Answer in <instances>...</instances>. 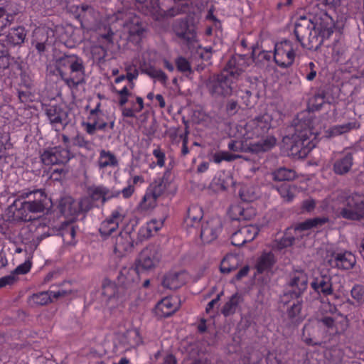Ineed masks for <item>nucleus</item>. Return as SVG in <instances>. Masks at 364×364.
<instances>
[{
    "label": "nucleus",
    "instance_id": "nucleus-44",
    "mask_svg": "<svg viewBox=\"0 0 364 364\" xmlns=\"http://www.w3.org/2000/svg\"><path fill=\"white\" fill-rule=\"evenodd\" d=\"M352 156L347 154L341 159L337 161L334 164V171L338 174H343L348 172L352 166Z\"/></svg>",
    "mask_w": 364,
    "mask_h": 364
},
{
    "label": "nucleus",
    "instance_id": "nucleus-62",
    "mask_svg": "<svg viewBox=\"0 0 364 364\" xmlns=\"http://www.w3.org/2000/svg\"><path fill=\"white\" fill-rule=\"evenodd\" d=\"M310 329V325L306 324L303 328L302 340L308 345H316L317 343L309 336V331Z\"/></svg>",
    "mask_w": 364,
    "mask_h": 364
},
{
    "label": "nucleus",
    "instance_id": "nucleus-56",
    "mask_svg": "<svg viewBox=\"0 0 364 364\" xmlns=\"http://www.w3.org/2000/svg\"><path fill=\"white\" fill-rule=\"evenodd\" d=\"M13 59L10 57L6 50H0V69L9 68Z\"/></svg>",
    "mask_w": 364,
    "mask_h": 364
},
{
    "label": "nucleus",
    "instance_id": "nucleus-1",
    "mask_svg": "<svg viewBox=\"0 0 364 364\" xmlns=\"http://www.w3.org/2000/svg\"><path fill=\"white\" fill-rule=\"evenodd\" d=\"M272 114L267 112L246 122H241L235 127L234 136L237 140L229 143V149L255 153L269 150L276 144L275 138L267 136L262 140L258 139L272 127Z\"/></svg>",
    "mask_w": 364,
    "mask_h": 364
},
{
    "label": "nucleus",
    "instance_id": "nucleus-50",
    "mask_svg": "<svg viewBox=\"0 0 364 364\" xmlns=\"http://www.w3.org/2000/svg\"><path fill=\"white\" fill-rule=\"evenodd\" d=\"M274 178L277 181H289L294 178L295 172L286 168H280L274 172Z\"/></svg>",
    "mask_w": 364,
    "mask_h": 364
},
{
    "label": "nucleus",
    "instance_id": "nucleus-9",
    "mask_svg": "<svg viewBox=\"0 0 364 364\" xmlns=\"http://www.w3.org/2000/svg\"><path fill=\"white\" fill-rule=\"evenodd\" d=\"M62 139L64 146H55L46 149L41 155V159L43 164L57 165L65 164L72 158V155L68 150L70 144L69 138L65 135H62Z\"/></svg>",
    "mask_w": 364,
    "mask_h": 364
},
{
    "label": "nucleus",
    "instance_id": "nucleus-33",
    "mask_svg": "<svg viewBox=\"0 0 364 364\" xmlns=\"http://www.w3.org/2000/svg\"><path fill=\"white\" fill-rule=\"evenodd\" d=\"M276 262L274 255L272 252L264 251L258 257L255 267L258 272H264L272 269Z\"/></svg>",
    "mask_w": 364,
    "mask_h": 364
},
{
    "label": "nucleus",
    "instance_id": "nucleus-53",
    "mask_svg": "<svg viewBox=\"0 0 364 364\" xmlns=\"http://www.w3.org/2000/svg\"><path fill=\"white\" fill-rule=\"evenodd\" d=\"M353 128L350 124L335 126L331 128L328 132V136H334L343 133H346Z\"/></svg>",
    "mask_w": 364,
    "mask_h": 364
},
{
    "label": "nucleus",
    "instance_id": "nucleus-17",
    "mask_svg": "<svg viewBox=\"0 0 364 364\" xmlns=\"http://www.w3.org/2000/svg\"><path fill=\"white\" fill-rule=\"evenodd\" d=\"M33 44L39 53L43 52L47 45L55 42L54 30L50 28H38L33 32Z\"/></svg>",
    "mask_w": 364,
    "mask_h": 364
},
{
    "label": "nucleus",
    "instance_id": "nucleus-47",
    "mask_svg": "<svg viewBox=\"0 0 364 364\" xmlns=\"http://www.w3.org/2000/svg\"><path fill=\"white\" fill-rule=\"evenodd\" d=\"M240 196L244 201L252 202L257 199L258 193L254 186L245 185L241 188Z\"/></svg>",
    "mask_w": 364,
    "mask_h": 364
},
{
    "label": "nucleus",
    "instance_id": "nucleus-26",
    "mask_svg": "<svg viewBox=\"0 0 364 364\" xmlns=\"http://www.w3.org/2000/svg\"><path fill=\"white\" fill-rule=\"evenodd\" d=\"M189 279L190 276L186 271L171 272L165 277L163 284L171 289H176L184 285Z\"/></svg>",
    "mask_w": 364,
    "mask_h": 364
},
{
    "label": "nucleus",
    "instance_id": "nucleus-57",
    "mask_svg": "<svg viewBox=\"0 0 364 364\" xmlns=\"http://www.w3.org/2000/svg\"><path fill=\"white\" fill-rule=\"evenodd\" d=\"M351 296L358 303H363L364 301V287L360 285L354 286L351 290Z\"/></svg>",
    "mask_w": 364,
    "mask_h": 364
},
{
    "label": "nucleus",
    "instance_id": "nucleus-42",
    "mask_svg": "<svg viewBox=\"0 0 364 364\" xmlns=\"http://www.w3.org/2000/svg\"><path fill=\"white\" fill-rule=\"evenodd\" d=\"M124 30L127 31L131 36H140L144 31V29L140 24L139 18L136 16L132 17L130 22L126 23L124 24Z\"/></svg>",
    "mask_w": 364,
    "mask_h": 364
},
{
    "label": "nucleus",
    "instance_id": "nucleus-28",
    "mask_svg": "<svg viewBox=\"0 0 364 364\" xmlns=\"http://www.w3.org/2000/svg\"><path fill=\"white\" fill-rule=\"evenodd\" d=\"M174 33L182 40L192 42L196 39V30L193 25H189L186 21H180L173 26Z\"/></svg>",
    "mask_w": 364,
    "mask_h": 364
},
{
    "label": "nucleus",
    "instance_id": "nucleus-30",
    "mask_svg": "<svg viewBox=\"0 0 364 364\" xmlns=\"http://www.w3.org/2000/svg\"><path fill=\"white\" fill-rule=\"evenodd\" d=\"M70 11L74 13L77 18L88 22L95 21L99 16L92 7L87 5L72 6L70 7Z\"/></svg>",
    "mask_w": 364,
    "mask_h": 364
},
{
    "label": "nucleus",
    "instance_id": "nucleus-48",
    "mask_svg": "<svg viewBox=\"0 0 364 364\" xmlns=\"http://www.w3.org/2000/svg\"><path fill=\"white\" fill-rule=\"evenodd\" d=\"M14 18L12 14L9 13L5 7L0 6V35L12 23Z\"/></svg>",
    "mask_w": 364,
    "mask_h": 364
},
{
    "label": "nucleus",
    "instance_id": "nucleus-20",
    "mask_svg": "<svg viewBox=\"0 0 364 364\" xmlns=\"http://www.w3.org/2000/svg\"><path fill=\"white\" fill-rule=\"evenodd\" d=\"M54 33L55 41H59L67 46H72L73 43L80 41V38L77 37L79 30L75 28L71 25L56 26L55 27Z\"/></svg>",
    "mask_w": 364,
    "mask_h": 364
},
{
    "label": "nucleus",
    "instance_id": "nucleus-23",
    "mask_svg": "<svg viewBox=\"0 0 364 364\" xmlns=\"http://www.w3.org/2000/svg\"><path fill=\"white\" fill-rule=\"evenodd\" d=\"M116 339L125 349L137 346L142 341L139 331L136 328H130L124 332L119 333Z\"/></svg>",
    "mask_w": 364,
    "mask_h": 364
},
{
    "label": "nucleus",
    "instance_id": "nucleus-5",
    "mask_svg": "<svg viewBox=\"0 0 364 364\" xmlns=\"http://www.w3.org/2000/svg\"><path fill=\"white\" fill-rule=\"evenodd\" d=\"M47 69L54 75H59L70 89L84 82L85 69L82 60L77 55H64L56 58L49 63Z\"/></svg>",
    "mask_w": 364,
    "mask_h": 364
},
{
    "label": "nucleus",
    "instance_id": "nucleus-59",
    "mask_svg": "<svg viewBox=\"0 0 364 364\" xmlns=\"http://www.w3.org/2000/svg\"><path fill=\"white\" fill-rule=\"evenodd\" d=\"M31 267V263L30 261H26L24 263L18 265L13 272L15 274H24L28 273Z\"/></svg>",
    "mask_w": 364,
    "mask_h": 364
},
{
    "label": "nucleus",
    "instance_id": "nucleus-46",
    "mask_svg": "<svg viewBox=\"0 0 364 364\" xmlns=\"http://www.w3.org/2000/svg\"><path fill=\"white\" fill-rule=\"evenodd\" d=\"M159 196L154 194L149 188L147 189L141 202L140 203V208L141 210H146L155 207L156 200Z\"/></svg>",
    "mask_w": 364,
    "mask_h": 364
},
{
    "label": "nucleus",
    "instance_id": "nucleus-55",
    "mask_svg": "<svg viewBox=\"0 0 364 364\" xmlns=\"http://www.w3.org/2000/svg\"><path fill=\"white\" fill-rule=\"evenodd\" d=\"M238 157L239 156L237 155L230 154L228 152L224 151V152H219V153L215 154L213 156V160L215 163L219 164L222 161H230L234 160Z\"/></svg>",
    "mask_w": 364,
    "mask_h": 364
},
{
    "label": "nucleus",
    "instance_id": "nucleus-19",
    "mask_svg": "<svg viewBox=\"0 0 364 364\" xmlns=\"http://www.w3.org/2000/svg\"><path fill=\"white\" fill-rule=\"evenodd\" d=\"M311 287L318 294H331L333 292L331 277L326 272L314 270L312 274Z\"/></svg>",
    "mask_w": 364,
    "mask_h": 364
},
{
    "label": "nucleus",
    "instance_id": "nucleus-2",
    "mask_svg": "<svg viewBox=\"0 0 364 364\" xmlns=\"http://www.w3.org/2000/svg\"><path fill=\"white\" fill-rule=\"evenodd\" d=\"M335 23L326 12H321L313 18L300 17L295 23L294 33L297 41L307 49H317L323 40L333 33Z\"/></svg>",
    "mask_w": 364,
    "mask_h": 364
},
{
    "label": "nucleus",
    "instance_id": "nucleus-4",
    "mask_svg": "<svg viewBox=\"0 0 364 364\" xmlns=\"http://www.w3.org/2000/svg\"><path fill=\"white\" fill-rule=\"evenodd\" d=\"M323 209L334 211L347 219L359 220L364 218V196L338 191L323 201Z\"/></svg>",
    "mask_w": 364,
    "mask_h": 364
},
{
    "label": "nucleus",
    "instance_id": "nucleus-60",
    "mask_svg": "<svg viewBox=\"0 0 364 364\" xmlns=\"http://www.w3.org/2000/svg\"><path fill=\"white\" fill-rule=\"evenodd\" d=\"M77 206L80 212L87 211L92 206V203L89 198H84L77 201Z\"/></svg>",
    "mask_w": 364,
    "mask_h": 364
},
{
    "label": "nucleus",
    "instance_id": "nucleus-49",
    "mask_svg": "<svg viewBox=\"0 0 364 364\" xmlns=\"http://www.w3.org/2000/svg\"><path fill=\"white\" fill-rule=\"evenodd\" d=\"M229 214L232 220H241L249 219L247 210L238 205H232L229 210Z\"/></svg>",
    "mask_w": 364,
    "mask_h": 364
},
{
    "label": "nucleus",
    "instance_id": "nucleus-12",
    "mask_svg": "<svg viewBox=\"0 0 364 364\" xmlns=\"http://www.w3.org/2000/svg\"><path fill=\"white\" fill-rule=\"evenodd\" d=\"M127 215V210L123 208L119 207L114 210L110 216L101 223L100 228L101 235L108 236L116 231L121 225L128 221Z\"/></svg>",
    "mask_w": 364,
    "mask_h": 364
},
{
    "label": "nucleus",
    "instance_id": "nucleus-14",
    "mask_svg": "<svg viewBox=\"0 0 364 364\" xmlns=\"http://www.w3.org/2000/svg\"><path fill=\"white\" fill-rule=\"evenodd\" d=\"M117 93L119 95V104L121 107H122V113L124 117H135L136 114L140 112L143 109L144 102L143 99L140 97H136V101L138 105L137 106H135L133 103H132V107L130 108L124 107V105L129 102V98L134 96L130 88L124 87L121 90L117 91Z\"/></svg>",
    "mask_w": 364,
    "mask_h": 364
},
{
    "label": "nucleus",
    "instance_id": "nucleus-3",
    "mask_svg": "<svg viewBox=\"0 0 364 364\" xmlns=\"http://www.w3.org/2000/svg\"><path fill=\"white\" fill-rule=\"evenodd\" d=\"M139 273L136 268H123L118 276V282L122 286L120 288L110 281L104 282L102 294L107 309L113 310L127 302L132 303V300L138 296L135 287L139 281Z\"/></svg>",
    "mask_w": 364,
    "mask_h": 364
},
{
    "label": "nucleus",
    "instance_id": "nucleus-13",
    "mask_svg": "<svg viewBox=\"0 0 364 364\" xmlns=\"http://www.w3.org/2000/svg\"><path fill=\"white\" fill-rule=\"evenodd\" d=\"M355 264V257L350 252L332 253L328 252L324 259V264L327 268L349 269Z\"/></svg>",
    "mask_w": 364,
    "mask_h": 364
},
{
    "label": "nucleus",
    "instance_id": "nucleus-64",
    "mask_svg": "<svg viewBox=\"0 0 364 364\" xmlns=\"http://www.w3.org/2000/svg\"><path fill=\"white\" fill-rule=\"evenodd\" d=\"M82 127L89 134H94L98 129V127L93 122H82Z\"/></svg>",
    "mask_w": 364,
    "mask_h": 364
},
{
    "label": "nucleus",
    "instance_id": "nucleus-15",
    "mask_svg": "<svg viewBox=\"0 0 364 364\" xmlns=\"http://www.w3.org/2000/svg\"><path fill=\"white\" fill-rule=\"evenodd\" d=\"M160 255L154 247H147L144 249L137 260L136 269L139 272L151 271L159 263Z\"/></svg>",
    "mask_w": 364,
    "mask_h": 364
},
{
    "label": "nucleus",
    "instance_id": "nucleus-11",
    "mask_svg": "<svg viewBox=\"0 0 364 364\" xmlns=\"http://www.w3.org/2000/svg\"><path fill=\"white\" fill-rule=\"evenodd\" d=\"M317 142V134L309 129H305L296 135L291 151L304 156L316 146Z\"/></svg>",
    "mask_w": 364,
    "mask_h": 364
},
{
    "label": "nucleus",
    "instance_id": "nucleus-39",
    "mask_svg": "<svg viewBox=\"0 0 364 364\" xmlns=\"http://www.w3.org/2000/svg\"><path fill=\"white\" fill-rule=\"evenodd\" d=\"M240 264V258L234 255H228L220 263V271L228 274L237 268Z\"/></svg>",
    "mask_w": 364,
    "mask_h": 364
},
{
    "label": "nucleus",
    "instance_id": "nucleus-8",
    "mask_svg": "<svg viewBox=\"0 0 364 364\" xmlns=\"http://www.w3.org/2000/svg\"><path fill=\"white\" fill-rule=\"evenodd\" d=\"M327 221L326 218H316L309 219L300 223L295 228H289L279 240H275L272 245L274 251L282 250L292 245L295 239L302 237L309 234L311 230L318 228Z\"/></svg>",
    "mask_w": 364,
    "mask_h": 364
},
{
    "label": "nucleus",
    "instance_id": "nucleus-40",
    "mask_svg": "<svg viewBox=\"0 0 364 364\" xmlns=\"http://www.w3.org/2000/svg\"><path fill=\"white\" fill-rule=\"evenodd\" d=\"M301 303L296 300L294 302L289 309H288L287 314L289 319L293 323H299L303 321L304 316L301 314Z\"/></svg>",
    "mask_w": 364,
    "mask_h": 364
},
{
    "label": "nucleus",
    "instance_id": "nucleus-41",
    "mask_svg": "<svg viewBox=\"0 0 364 364\" xmlns=\"http://www.w3.org/2000/svg\"><path fill=\"white\" fill-rule=\"evenodd\" d=\"M278 192L284 200L289 202L293 200L294 196L299 193V190L296 186L284 183L279 186Z\"/></svg>",
    "mask_w": 364,
    "mask_h": 364
},
{
    "label": "nucleus",
    "instance_id": "nucleus-61",
    "mask_svg": "<svg viewBox=\"0 0 364 364\" xmlns=\"http://www.w3.org/2000/svg\"><path fill=\"white\" fill-rule=\"evenodd\" d=\"M17 280V278L16 275H14V273L3 277L0 278V288L4 287L6 285H11L13 284Z\"/></svg>",
    "mask_w": 364,
    "mask_h": 364
},
{
    "label": "nucleus",
    "instance_id": "nucleus-18",
    "mask_svg": "<svg viewBox=\"0 0 364 364\" xmlns=\"http://www.w3.org/2000/svg\"><path fill=\"white\" fill-rule=\"evenodd\" d=\"M50 123L56 131L63 129L69 122L68 111L60 106H51L47 109Z\"/></svg>",
    "mask_w": 364,
    "mask_h": 364
},
{
    "label": "nucleus",
    "instance_id": "nucleus-25",
    "mask_svg": "<svg viewBox=\"0 0 364 364\" xmlns=\"http://www.w3.org/2000/svg\"><path fill=\"white\" fill-rule=\"evenodd\" d=\"M148 188L158 196L164 194H173L176 190V186L165 176L155 180Z\"/></svg>",
    "mask_w": 364,
    "mask_h": 364
},
{
    "label": "nucleus",
    "instance_id": "nucleus-6",
    "mask_svg": "<svg viewBox=\"0 0 364 364\" xmlns=\"http://www.w3.org/2000/svg\"><path fill=\"white\" fill-rule=\"evenodd\" d=\"M247 66L244 56L231 59L220 75L213 77L208 84L210 94L214 97L229 96L232 92V83Z\"/></svg>",
    "mask_w": 364,
    "mask_h": 364
},
{
    "label": "nucleus",
    "instance_id": "nucleus-36",
    "mask_svg": "<svg viewBox=\"0 0 364 364\" xmlns=\"http://www.w3.org/2000/svg\"><path fill=\"white\" fill-rule=\"evenodd\" d=\"M26 32L23 26L12 28L6 36V42L11 46L20 45L24 42Z\"/></svg>",
    "mask_w": 364,
    "mask_h": 364
},
{
    "label": "nucleus",
    "instance_id": "nucleus-35",
    "mask_svg": "<svg viewBox=\"0 0 364 364\" xmlns=\"http://www.w3.org/2000/svg\"><path fill=\"white\" fill-rule=\"evenodd\" d=\"M106 119V114L100 109V103H97L96 107L90 110L88 116V119L93 122L99 130H102L107 126Z\"/></svg>",
    "mask_w": 364,
    "mask_h": 364
},
{
    "label": "nucleus",
    "instance_id": "nucleus-38",
    "mask_svg": "<svg viewBox=\"0 0 364 364\" xmlns=\"http://www.w3.org/2000/svg\"><path fill=\"white\" fill-rule=\"evenodd\" d=\"M75 232L76 228L72 221H68L62 224L60 234L63 241L67 244H75L74 239Z\"/></svg>",
    "mask_w": 364,
    "mask_h": 364
},
{
    "label": "nucleus",
    "instance_id": "nucleus-27",
    "mask_svg": "<svg viewBox=\"0 0 364 364\" xmlns=\"http://www.w3.org/2000/svg\"><path fill=\"white\" fill-rule=\"evenodd\" d=\"M308 284V277L303 271H296L294 273L290 282L291 294L298 297L306 289Z\"/></svg>",
    "mask_w": 364,
    "mask_h": 364
},
{
    "label": "nucleus",
    "instance_id": "nucleus-24",
    "mask_svg": "<svg viewBox=\"0 0 364 364\" xmlns=\"http://www.w3.org/2000/svg\"><path fill=\"white\" fill-rule=\"evenodd\" d=\"M65 294V291H42L38 294H34L31 296L28 299V303L31 306H36L46 305L51 301L53 299L63 296Z\"/></svg>",
    "mask_w": 364,
    "mask_h": 364
},
{
    "label": "nucleus",
    "instance_id": "nucleus-31",
    "mask_svg": "<svg viewBox=\"0 0 364 364\" xmlns=\"http://www.w3.org/2000/svg\"><path fill=\"white\" fill-rule=\"evenodd\" d=\"M133 238L128 232H121L115 240L114 251L119 255L129 252L133 247Z\"/></svg>",
    "mask_w": 364,
    "mask_h": 364
},
{
    "label": "nucleus",
    "instance_id": "nucleus-43",
    "mask_svg": "<svg viewBox=\"0 0 364 364\" xmlns=\"http://www.w3.org/2000/svg\"><path fill=\"white\" fill-rule=\"evenodd\" d=\"M202 217V209L197 206H193L188 209L185 223L188 226H194L200 222Z\"/></svg>",
    "mask_w": 364,
    "mask_h": 364
},
{
    "label": "nucleus",
    "instance_id": "nucleus-16",
    "mask_svg": "<svg viewBox=\"0 0 364 364\" xmlns=\"http://www.w3.org/2000/svg\"><path fill=\"white\" fill-rule=\"evenodd\" d=\"M222 222L219 218H213L203 223L200 238L204 243L214 241L221 232Z\"/></svg>",
    "mask_w": 364,
    "mask_h": 364
},
{
    "label": "nucleus",
    "instance_id": "nucleus-51",
    "mask_svg": "<svg viewBox=\"0 0 364 364\" xmlns=\"http://www.w3.org/2000/svg\"><path fill=\"white\" fill-rule=\"evenodd\" d=\"M144 72L151 78H154L162 83H166L167 80L166 75L160 69L150 67L146 68Z\"/></svg>",
    "mask_w": 364,
    "mask_h": 364
},
{
    "label": "nucleus",
    "instance_id": "nucleus-54",
    "mask_svg": "<svg viewBox=\"0 0 364 364\" xmlns=\"http://www.w3.org/2000/svg\"><path fill=\"white\" fill-rule=\"evenodd\" d=\"M255 52L254 51L252 55L254 60L257 64H259L260 65L263 66L267 64L272 58L271 52L267 50L260 51L257 58H255Z\"/></svg>",
    "mask_w": 364,
    "mask_h": 364
},
{
    "label": "nucleus",
    "instance_id": "nucleus-34",
    "mask_svg": "<svg viewBox=\"0 0 364 364\" xmlns=\"http://www.w3.org/2000/svg\"><path fill=\"white\" fill-rule=\"evenodd\" d=\"M60 212L67 218L75 217L79 213L77 201L70 197L63 198L60 204Z\"/></svg>",
    "mask_w": 364,
    "mask_h": 364
},
{
    "label": "nucleus",
    "instance_id": "nucleus-45",
    "mask_svg": "<svg viewBox=\"0 0 364 364\" xmlns=\"http://www.w3.org/2000/svg\"><path fill=\"white\" fill-rule=\"evenodd\" d=\"M185 9L183 6L180 7L179 6H176L175 7L168 10L167 11H161L160 6L158 2H156V6L153 7L152 14L156 16V18L158 19L159 16H174L182 12H184Z\"/></svg>",
    "mask_w": 364,
    "mask_h": 364
},
{
    "label": "nucleus",
    "instance_id": "nucleus-7",
    "mask_svg": "<svg viewBox=\"0 0 364 364\" xmlns=\"http://www.w3.org/2000/svg\"><path fill=\"white\" fill-rule=\"evenodd\" d=\"M22 197L26 200L21 201L16 200L11 208H16L14 215L18 219L23 221L32 220L29 213H41L50 206V200L41 190H36L30 192H25Z\"/></svg>",
    "mask_w": 364,
    "mask_h": 364
},
{
    "label": "nucleus",
    "instance_id": "nucleus-21",
    "mask_svg": "<svg viewBox=\"0 0 364 364\" xmlns=\"http://www.w3.org/2000/svg\"><path fill=\"white\" fill-rule=\"evenodd\" d=\"M179 306L180 302L178 297H165L156 304L155 314L159 317H167L176 312Z\"/></svg>",
    "mask_w": 364,
    "mask_h": 364
},
{
    "label": "nucleus",
    "instance_id": "nucleus-32",
    "mask_svg": "<svg viewBox=\"0 0 364 364\" xmlns=\"http://www.w3.org/2000/svg\"><path fill=\"white\" fill-rule=\"evenodd\" d=\"M100 170L104 171L107 168H114L118 166L116 156L109 151L101 150L97 159Z\"/></svg>",
    "mask_w": 364,
    "mask_h": 364
},
{
    "label": "nucleus",
    "instance_id": "nucleus-37",
    "mask_svg": "<svg viewBox=\"0 0 364 364\" xmlns=\"http://www.w3.org/2000/svg\"><path fill=\"white\" fill-rule=\"evenodd\" d=\"M162 220L153 219L141 228L139 235L143 238H149L156 233L163 226Z\"/></svg>",
    "mask_w": 364,
    "mask_h": 364
},
{
    "label": "nucleus",
    "instance_id": "nucleus-10",
    "mask_svg": "<svg viewBox=\"0 0 364 364\" xmlns=\"http://www.w3.org/2000/svg\"><path fill=\"white\" fill-rule=\"evenodd\" d=\"M297 48V44L288 40L277 42L273 55L275 63L283 68L291 66L295 60Z\"/></svg>",
    "mask_w": 364,
    "mask_h": 364
},
{
    "label": "nucleus",
    "instance_id": "nucleus-52",
    "mask_svg": "<svg viewBox=\"0 0 364 364\" xmlns=\"http://www.w3.org/2000/svg\"><path fill=\"white\" fill-rule=\"evenodd\" d=\"M240 301V297L238 295L235 294V295L232 296L230 301H228L225 304V305L224 306L223 309V313L225 316L230 315L232 313H233L236 309V306L239 304Z\"/></svg>",
    "mask_w": 364,
    "mask_h": 364
},
{
    "label": "nucleus",
    "instance_id": "nucleus-63",
    "mask_svg": "<svg viewBox=\"0 0 364 364\" xmlns=\"http://www.w3.org/2000/svg\"><path fill=\"white\" fill-rule=\"evenodd\" d=\"M154 156L157 159V165L163 167L165 164V154L160 149H155L153 151Z\"/></svg>",
    "mask_w": 364,
    "mask_h": 364
},
{
    "label": "nucleus",
    "instance_id": "nucleus-29",
    "mask_svg": "<svg viewBox=\"0 0 364 364\" xmlns=\"http://www.w3.org/2000/svg\"><path fill=\"white\" fill-rule=\"evenodd\" d=\"M88 194L93 201L102 200L105 202L112 198L117 197L119 192L111 191L103 186H92L88 188Z\"/></svg>",
    "mask_w": 364,
    "mask_h": 364
},
{
    "label": "nucleus",
    "instance_id": "nucleus-58",
    "mask_svg": "<svg viewBox=\"0 0 364 364\" xmlns=\"http://www.w3.org/2000/svg\"><path fill=\"white\" fill-rule=\"evenodd\" d=\"M177 68L182 73H191V68L188 61L184 58L180 57L176 61Z\"/></svg>",
    "mask_w": 364,
    "mask_h": 364
},
{
    "label": "nucleus",
    "instance_id": "nucleus-22",
    "mask_svg": "<svg viewBox=\"0 0 364 364\" xmlns=\"http://www.w3.org/2000/svg\"><path fill=\"white\" fill-rule=\"evenodd\" d=\"M259 232L257 226L249 225L241 228L232 236V244L235 246H242L246 242L252 241Z\"/></svg>",
    "mask_w": 364,
    "mask_h": 364
}]
</instances>
